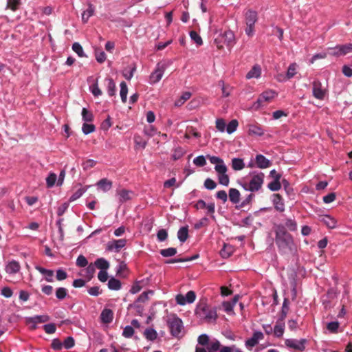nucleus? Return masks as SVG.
I'll return each instance as SVG.
<instances>
[{"label": "nucleus", "mask_w": 352, "mask_h": 352, "mask_svg": "<svg viewBox=\"0 0 352 352\" xmlns=\"http://www.w3.org/2000/svg\"><path fill=\"white\" fill-rule=\"evenodd\" d=\"M96 127L93 124L89 122H85L82 126V131L85 135H88L91 133L94 132Z\"/></svg>", "instance_id": "obj_44"}, {"label": "nucleus", "mask_w": 352, "mask_h": 352, "mask_svg": "<svg viewBox=\"0 0 352 352\" xmlns=\"http://www.w3.org/2000/svg\"><path fill=\"white\" fill-rule=\"evenodd\" d=\"M20 270V265L15 261L9 262L6 266L7 273L13 274L17 273Z\"/></svg>", "instance_id": "obj_21"}, {"label": "nucleus", "mask_w": 352, "mask_h": 352, "mask_svg": "<svg viewBox=\"0 0 352 352\" xmlns=\"http://www.w3.org/2000/svg\"><path fill=\"white\" fill-rule=\"evenodd\" d=\"M134 142L136 147L141 148H144L147 144V142L144 140L139 135H135L134 136Z\"/></svg>", "instance_id": "obj_46"}, {"label": "nucleus", "mask_w": 352, "mask_h": 352, "mask_svg": "<svg viewBox=\"0 0 352 352\" xmlns=\"http://www.w3.org/2000/svg\"><path fill=\"white\" fill-rule=\"evenodd\" d=\"M261 75V67L258 65H254L252 69L247 73L246 78H259Z\"/></svg>", "instance_id": "obj_18"}, {"label": "nucleus", "mask_w": 352, "mask_h": 352, "mask_svg": "<svg viewBox=\"0 0 352 352\" xmlns=\"http://www.w3.org/2000/svg\"><path fill=\"white\" fill-rule=\"evenodd\" d=\"M264 335L261 331H256L253 333L252 336L245 341V345L249 349H252L254 346L257 345L258 342L263 340Z\"/></svg>", "instance_id": "obj_15"}, {"label": "nucleus", "mask_w": 352, "mask_h": 352, "mask_svg": "<svg viewBox=\"0 0 352 352\" xmlns=\"http://www.w3.org/2000/svg\"><path fill=\"white\" fill-rule=\"evenodd\" d=\"M177 250L175 248H168L160 250V254L164 257H169L175 255Z\"/></svg>", "instance_id": "obj_48"}, {"label": "nucleus", "mask_w": 352, "mask_h": 352, "mask_svg": "<svg viewBox=\"0 0 352 352\" xmlns=\"http://www.w3.org/2000/svg\"><path fill=\"white\" fill-rule=\"evenodd\" d=\"M188 237V226L182 227L177 232V238L181 243H184Z\"/></svg>", "instance_id": "obj_27"}, {"label": "nucleus", "mask_w": 352, "mask_h": 352, "mask_svg": "<svg viewBox=\"0 0 352 352\" xmlns=\"http://www.w3.org/2000/svg\"><path fill=\"white\" fill-rule=\"evenodd\" d=\"M272 202L276 210L279 212H283L285 210V204L282 197L279 194L273 195Z\"/></svg>", "instance_id": "obj_17"}, {"label": "nucleus", "mask_w": 352, "mask_h": 352, "mask_svg": "<svg viewBox=\"0 0 352 352\" xmlns=\"http://www.w3.org/2000/svg\"><path fill=\"white\" fill-rule=\"evenodd\" d=\"M191 96V93L186 91L182 94V96L175 102L176 107H181L186 100H188Z\"/></svg>", "instance_id": "obj_40"}, {"label": "nucleus", "mask_w": 352, "mask_h": 352, "mask_svg": "<svg viewBox=\"0 0 352 352\" xmlns=\"http://www.w3.org/2000/svg\"><path fill=\"white\" fill-rule=\"evenodd\" d=\"M241 193L236 188H230L229 190V199L230 201L234 204H237L240 201Z\"/></svg>", "instance_id": "obj_24"}, {"label": "nucleus", "mask_w": 352, "mask_h": 352, "mask_svg": "<svg viewBox=\"0 0 352 352\" xmlns=\"http://www.w3.org/2000/svg\"><path fill=\"white\" fill-rule=\"evenodd\" d=\"M153 294V292L151 291H149V292H143L137 299V300L134 302L133 305H131V307H139V305H138V302H144L145 301H146L148 298V294Z\"/></svg>", "instance_id": "obj_42"}, {"label": "nucleus", "mask_w": 352, "mask_h": 352, "mask_svg": "<svg viewBox=\"0 0 352 352\" xmlns=\"http://www.w3.org/2000/svg\"><path fill=\"white\" fill-rule=\"evenodd\" d=\"M146 339L149 340H154L157 338V333L155 329L152 328L146 329L144 333Z\"/></svg>", "instance_id": "obj_52"}, {"label": "nucleus", "mask_w": 352, "mask_h": 352, "mask_svg": "<svg viewBox=\"0 0 352 352\" xmlns=\"http://www.w3.org/2000/svg\"><path fill=\"white\" fill-rule=\"evenodd\" d=\"M20 4L21 0H8L6 8L11 9L12 11H16Z\"/></svg>", "instance_id": "obj_54"}, {"label": "nucleus", "mask_w": 352, "mask_h": 352, "mask_svg": "<svg viewBox=\"0 0 352 352\" xmlns=\"http://www.w3.org/2000/svg\"><path fill=\"white\" fill-rule=\"evenodd\" d=\"M133 192L130 190L122 189L117 192V195L119 197V201L121 203H124L131 199V195Z\"/></svg>", "instance_id": "obj_23"}, {"label": "nucleus", "mask_w": 352, "mask_h": 352, "mask_svg": "<svg viewBox=\"0 0 352 352\" xmlns=\"http://www.w3.org/2000/svg\"><path fill=\"white\" fill-rule=\"evenodd\" d=\"M168 325L171 334L174 336H178L183 329L182 320L175 316H173L168 319Z\"/></svg>", "instance_id": "obj_7"}, {"label": "nucleus", "mask_w": 352, "mask_h": 352, "mask_svg": "<svg viewBox=\"0 0 352 352\" xmlns=\"http://www.w3.org/2000/svg\"><path fill=\"white\" fill-rule=\"evenodd\" d=\"M167 237L168 232L165 229H161L157 233V240L160 242L164 241Z\"/></svg>", "instance_id": "obj_61"}, {"label": "nucleus", "mask_w": 352, "mask_h": 352, "mask_svg": "<svg viewBox=\"0 0 352 352\" xmlns=\"http://www.w3.org/2000/svg\"><path fill=\"white\" fill-rule=\"evenodd\" d=\"M352 52V43L338 45L334 47L328 48V54L333 56H345Z\"/></svg>", "instance_id": "obj_6"}, {"label": "nucleus", "mask_w": 352, "mask_h": 352, "mask_svg": "<svg viewBox=\"0 0 352 352\" xmlns=\"http://www.w3.org/2000/svg\"><path fill=\"white\" fill-rule=\"evenodd\" d=\"M87 268L85 269V275H84L88 280H90L93 276L96 271L95 265L93 263L87 265Z\"/></svg>", "instance_id": "obj_47"}, {"label": "nucleus", "mask_w": 352, "mask_h": 352, "mask_svg": "<svg viewBox=\"0 0 352 352\" xmlns=\"http://www.w3.org/2000/svg\"><path fill=\"white\" fill-rule=\"evenodd\" d=\"M94 264L100 270H107L110 266L109 263L103 258H98Z\"/></svg>", "instance_id": "obj_28"}, {"label": "nucleus", "mask_w": 352, "mask_h": 352, "mask_svg": "<svg viewBox=\"0 0 352 352\" xmlns=\"http://www.w3.org/2000/svg\"><path fill=\"white\" fill-rule=\"evenodd\" d=\"M232 252V248L230 245H224L223 249L221 250V255L223 258H228Z\"/></svg>", "instance_id": "obj_56"}, {"label": "nucleus", "mask_w": 352, "mask_h": 352, "mask_svg": "<svg viewBox=\"0 0 352 352\" xmlns=\"http://www.w3.org/2000/svg\"><path fill=\"white\" fill-rule=\"evenodd\" d=\"M258 19L257 12L249 10L245 14V22L246 28L245 30V34L251 37L254 34V25Z\"/></svg>", "instance_id": "obj_5"}, {"label": "nucleus", "mask_w": 352, "mask_h": 352, "mask_svg": "<svg viewBox=\"0 0 352 352\" xmlns=\"http://www.w3.org/2000/svg\"><path fill=\"white\" fill-rule=\"evenodd\" d=\"M57 180V176L54 173H50L46 178V184L47 188H52L54 186L56 181Z\"/></svg>", "instance_id": "obj_51"}, {"label": "nucleus", "mask_w": 352, "mask_h": 352, "mask_svg": "<svg viewBox=\"0 0 352 352\" xmlns=\"http://www.w3.org/2000/svg\"><path fill=\"white\" fill-rule=\"evenodd\" d=\"M285 342L287 347L302 351L305 349L307 340L305 338L300 340L287 339Z\"/></svg>", "instance_id": "obj_12"}, {"label": "nucleus", "mask_w": 352, "mask_h": 352, "mask_svg": "<svg viewBox=\"0 0 352 352\" xmlns=\"http://www.w3.org/2000/svg\"><path fill=\"white\" fill-rule=\"evenodd\" d=\"M89 186L82 187L76 190L69 198V201H74L80 198L89 188Z\"/></svg>", "instance_id": "obj_39"}, {"label": "nucleus", "mask_w": 352, "mask_h": 352, "mask_svg": "<svg viewBox=\"0 0 352 352\" xmlns=\"http://www.w3.org/2000/svg\"><path fill=\"white\" fill-rule=\"evenodd\" d=\"M275 242L278 250L283 254L293 252L295 249V243L292 236L287 232L283 225H277L274 228Z\"/></svg>", "instance_id": "obj_1"}, {"label": "nucleus", "mask_w": 352, "mask_h": 352, "mask_svg": "<svg viewBox=\"0 0 352 352\" xmlns=\"http://www.w3.org/2000/svg\"><path fill=\"white\" fill-rule=\"evenodd\" d=\"M166 69V65L163 63H158L156 65L155 69L151 74L149 77V82L151 84H155L158 82L162 78L164 72Z\"/></svg>", "instance_id": "obj_8"}, {"label": "nucleus", "mask_w": 352, "mask_h": 352, "mask_svg": "<svg viewBox=\"0 0 352 352\" xmlns=\"http://www.w3.org/2000/svg\"><path fill=\"white\" fill-rule=\"evenodd\" d=\"M327 90L319 80H314L312 83V94L314 98L318 100H324Z\"/></svg>", "instance_id": "obj_9"}, {"label": "nucleus", "mask_w": 352, "mask_h": 352, "mask_svg": "<svg viewBox=\"0 0 352 352\" xmlns=\"http://www.w3.org/2000/svg\"><path fill=\"white\" fill-rule=\"evenodd\" d=\"M50 320L47 315H37L26 318V323L30 325L32 329H35L39 323L46 322Z\"/></svg>", "instance_id": "obj_14"}, {"label": "nucleus", "mask_w": 352, "mask_h": 352, "mask_svg": "<svg viewBox=\"0 0 352 352\" xmlns=\"http://www.w3.org/2000/svg\"><path fill=\"white\" fill-rule=\"evenodd\" d=\"M120 95L121 97L122 101L125 103L127 98V93H128V88L126 82H122L120 85Z\"/></svg>", "instance_id": "obj_41"}, {"label": "nucleus", "mask_w": 352, "mask_h": 352, "mask_svg": "<svg viewBox=\"0 0 352 352\" xmlns=\"http://www.w3.org/2000/svg\"><path fill=\"white\" fill-rule=\"evenodd\" d=\"M121 282L113 277L111 278L108 282V287L111 290L118 291L121 289Z\"/></svg>", "instance_id": "obj_29"}, {"label": "nucleus", "mask_w": 352, "mask_h": 352, "mask_svg": "<svg viewBox=\"0 0 352 352\" xmlns=\"http://www.w3.org/2000/svg\"><path fill=\"white\" fill-rule=\"evenodd\" d=\"M144 133L148 137H153L157 133V129L152 125L145 126Z\"/></svg>", "instance_id": "obj_57"}, {"label": "nucleus", "mask_w": 352, "mask_h": 352, "mask_svg": "<svg viewBox=\"0 0 352 352\" xmlns=\"http://www.w3.org/2000/svg\"><path fill=\"white\" fill-rule=\"evenodd\" d=\"M248 133L250 135L261 136L264 134V131L259 125L250 124L248 126Z\"/></svg>", "instance_id": "obj_22"}, {"label": "nucleus", "mask_w": 352, "mask_h": 352, "mask_svg": "<svg viewBox=\"0 0 352 352\" xmlns=\"http://www.w3.org/2000/svg\"><path fill=\"white\" fill-rule=\"evenodd\" d=\"M134 333L133 328L131 326H126L122 331V336L126 338L132 337Z\"/></svg>", "instance_id": "obj_60"}, {"label": "nucleus", "mask_w": 352, "mask_h": 352, "mask_svg": "<svg viewBox=\"0 0 352 352\" xmlns=\"http://www.w3.org/2000/svg\"><path fill=\"white\" fill-rule=\"evenodd\" d=\"M219 85L221 86L222 90V96L223 97H228L232 91V87L230 85H226L223 81H219Z\"/></svg>", "instance_id": "obj_45"}, {"label": "nucleus", "mask_w": 352, "mask_h": 352, "mask_svg": "<svg viewBox=\"0 0 352 352\" xmlns=\"http://www.w3.org/2000/svg\"><path fill=\"white\" fill-rule=\"evenodd\" d=\"M239 122L236 120H232L226 126V131L228 134H232L237 129Z\"/></svg>", "instance_id": "obj_38"}, {"label": "nucleus", "mask_w": 352, "mask_h": 352, "mask_svg": "<svg viewBox=\"0 0 352 352\" xmlns=\"http://www.w3.org/2000/svg\"><path fill=\"white\" fill-rule=\"evenodd\" d=\"M210 162L214 165V170L217 172L219 183L224 186H228L230 179L227 175L228 168L223 160L217 156H208Z\"/></svg>", "instance_id": "obj_3"}, {"label": "nucleus", "mask_w": 352, "mask_h": 352, "mask_svg": "<svg viewBox=\"0 0 352 352\" xmlns=\"http://www.w3.org/2000/svg\"><path fill=\"white\" fill-rule=\"evenodd\" d=\"M193 163L197 166H204L206 164V158L203 155L197 156L193 160Z\"/></svg>", "instance_id": "obj_62"}, {"label": "nucleus", "mask_w": 352, "mask_h": 352, "mask_svg": "<svg viewBox=\"0 0 352 352\" xmlns=\"http://www.w3.org/2000/svg\"><path fill=\"white\" fill-rule=\"evenodd\" d=\"M102 321L104 323H110L113 320V312L111 309H104L100 315Z\"/></svg>", "instance_id": "obj_26"}, {"label": "nucleus", "mask_w": 352, "mask_h": 352, "mask_svg": "<svg viewBox=\"0 0 352 352\" xmlns=\"http://www.w3.org/2000/svg\"><path fill=\"white\" fill-rule=\"evenodd\" d=\"M35 269L38 270L41 274L45 276V280L47 282H53L54 271L51 270H47L39 265L35 266Z\"/></svg>", "instance_id": "obj_19"}, {"label": "nucleus", "mask_w": 352, "mask_h": 352, "mask_svg": "<svg viewBox=\"0 0 352 352\" xmlns=\"http://www.w3.org/2000/svg\"><path fill=\"white\" fill-rule=\"evenodd\" d=\"M195 314L200 319L209 323L214 322L217 318L216 309L208 306L205 302H201L197 305Z\"/></svg>", "instance_id": "obj_4"}, {"label": "nucleus", "mask_w": 352, "mask_h": 352, "mask_svg": "<svg viewBox=\"0 0 352 352\" xmlns=\"http://www.w3.org/2000/svg\"><path fill=\"white\" fill-rule=\"evenodd\" d=\"M97 186L104 192L109 190L112 186V182L107 179H102L98 182Z\"/></svg>", "instance_id": "obj_30"}, {"label": "nucleus", "mask_w": 352, "mask_h": 352, "mask_svg": "<svg viewBox=\"0 0 352 352\" xmlns=\"http://www.w3.org/2000/svg\"><path fill=\"white\" fill-rule=\"evenodd\" d=\"M285 331V322L283 320H278L273 329L274 334L277 338L283 336Z\"/></svg>", "instance_id": "obj_20"}, {"label": "nucleus", "mask_w": 352, "mask_h": 352, "mask_svg": "<svg viewBox=\"0 0 352 352\" xmlns=\"http://www.w3.org/2000/svg\"><path fill=\"white\" fill-rule=\"evenodd\" d=\"M298 69V65L296 63L290 64L287 68L286 76L287 79L292 78L296 74Z\"/></svg>", "instance_id": "obj_32"}, {"label": "nucleus", "mask_w": 352, "mask_h": 352, "mask_svg": "<svg viewBox=\"0 0 352 352\" xmlns=\"http://www.w3.org/2000/svg\"><path fill=\"white\" fill-rule=\"evenodd\" d=\"M81 115L82 119L85 122H91L94 120L93 113L86 108H82Z\"/></svg>", "instance_id": "obj_37"}, {"label": "nucleus", "mask_w": 352, "mask_h": 352, "mask_svg": "<svg viewBox=\"0 0 352 352\" xmlns=\"http://www.w3.org/2000/svg\"><path fill=\"white\" fill-rule=\"evenodd\" d=\"M280 179L278 176H276V179H274L272 182L268 184L267 188L271 191H278L281 188V184L280 182Z\"/></svg>", "instance_id": "obj_33"}, {"label": "nucleus", "mask_w": 352, "mask_h": 352, "mask_svg": "<svg viewBox=\"0 0 352 352\" xmlns=\"http://www.w3.org/2000/svg\"><path fill=\"white\" fill-rule=\"evenodd\" d=\"M190 37L197 45H201L203 44L202 38L195 31H191L190 32Z\"/></svg>", "instance_id": "obj_55"}, {"label": "nucleus", "mask_w": 352, "mask_h": 352, "mask_svg": "<svg viewBox=\"0 0 352 352\" xmlns=\"http://www.w3.org/2000/svg\"><path fill=\"white\" fill-rule=\"evenodd\" d=\"M126 245L125 239H114L110 241L107 244V250L110 252H118L122 248Z\"/></svg>", "instance_id": "obj_13"}, {"label": "nucleus", "mask_w": 352, "mask_h": 352, "mask_svg": "<svg viewBox=\"0 0 352 352\" xmlns=\"http://www.w3.org/2000/svg\"><path fill=\"white\" fill-rule=\"evenodd\" d=\"M107 82V92L109 96H113L116 94V84L112 78H107L105 80Z\"/></svg>", "instance_id": "obj_34"}, {"label": "nucleus", "mask_w": 352, "mask_h": 352, "mask_svg": "<svg viewBox=\"0 0 352 352\" xmlns=\"http://www.w3.org/2000/svg\"><path fill=\"white\" fill-rule=\"evenodd\" d=\"M322 221L330 229L335 228L337 225L336 220L329 215L323 216L322 217Z\"/></svg>", "instance_id": "obj_25"}, {"label": "nucleus", "mask_w": 352, "mask_h": 352, "mask_svg": "<svg viewBox=\"0 0 352 352\" xmlns=\"http://www.w3.org/2000/svg\"><path fill=\"white\" fill-rule=\"evenodd\" d=\"M204 187L208 190H213L217 187V184L210 178H208L204 182Z\"/></svg>", "instance_id": "obj_63"}, {"label": "nucleus", "mask_w": 352, "mask_h": 352, "mask_svg": "<svg viewBox=\"0 0 352 352\" xmlns=\"http://www.w3.org/2000/svg\"><path fill=\"white\" fill-rule=\"evenodd\" d=\"M196 299V294L193 291H189L186 296L183 294H177L175 296V300L179 305L184 306L186 304L192 303Z\"/></svg>", "instance_id": "obj_11"}, {"label": "nucleus", "mask_w": 352, "mask_h": 352, "mask_svg": "<svg viewBox=\"0 0 352 352\" xmlns=\"http://www.w3.org/2000/svg\"><path fill=\"white\" fill-rule=\"evenodd\" d=\"M232 167L234 170H241L245 167V164L241 158H233L232 160Z\"/></svg>", "instance_id": "obj_36"}, {"label": "nucleus", "mask_w": 352, "mask_h": 352, "mask_svg": "<svg viewBox=\"0 0 352 352\" xmlns=\"http://www.w3.org/2000/svg\"><path fill=\"white\" fill-rule=\"evenodd\" d=\"M221 344L217 340H211L208 346V351H218L220 350Z\"/></svg>", "instance_id": "obj_43"}, {"label": "nucleus", "mask_w": 352, "mask_h": 352, "mask_svg": "<svg viewBox=\"0 0 352 352\" xmlns=\"http://www.w3.org/2000/svg\"><path fill=\"white\" fill-rule=\"evenodd\" d=\"M285 228H287L289 231L295 232L297 230L298 225L294 219H287L285 223Z\"/></svg>", "instance_id": "obj_35"}, {"label": "nucleus", "mask_w": 352, "mask_h": 352, "mask_svg": "<svg viewBox=\"0 0 352 352\" xmlns=\"http://www.w3.org/2000/svg\"><path fill=\"white\" fill-rule=\"evenodd\" d=\"M94 8L91 4H89L88 8L82 13V21L87 23L89 19L94 14Z\"/></svg>", "instance_id": "obj_31"}, {"label": "nucleus", "mask_w": 352, "mask_h": 352, "mask_svg": "<svg viewBox=\"0 0 352 352\" xmlns=\"http://www.w3.org/2000/svg\"><path fill=\"white\" fill-rule=\"evenodd\" d=\"M72 50L80 56H86L81 45L79 43H74L72 45Z\"/></svg>", "instance_id": "obj_53"}, {"label": "nucleus", "mask_w": 352, "mask_h": 352, "mask_svg": "<svg viewBox=\"0 0 352 352\" xmlns=\"http://www.w3.org/2000/svg\"><path fill=\"white\" fill-rule=\"evenodd\" d=\"M88 265L87 259L83 256L80 255L76 259V265L80 267H86Z\"/></svg>", "instance_id": "obj_59"}, {"label": "nucleus", "mask_w": 352, "mask_h": 352, "mask_svg": "<svg viewBox=\"0 0 352 352\" xmlns=\"http://www.w3.org/2000/svg\"><path fill=\"white\" fill-rule=\"evenodd\" d=\"M67 295V289L65 287H58L56 290V296L58 300H63Z\"/></svg>", "instance_id": "obj_50"}, {"label": "nucleus", "mask_w": 352, "mask_h": 352, "mask_svg": "<svg viewBox=\"0 0 352 352\" xmlns=\"http://www.w3.org/2000/svg\"><path fill=\"white\" fill-rule=\"evenodd\" d=\"M255 162L257 167L261 169L267 168L272 164L271 162L261 154L256 156Z\"/></svg>", "instance_id": "obj_16"}, {"label": "nucleus", "mask_w": 352, "mask_h": 352, "mask_svg": "<svg viewBox=\"0 0 352 352\" xmlns=\"http://www.w3.org/2000/svg\"><path fill=\"white\" fill-rule=\"evenodd\" d=\"M339 327V322L337 321H333L329 322L327 325V329L331 332V333H336L337 332V330Z\"/></svg>", "instance_id": "obj_64"}, {"label": "nucleus", "mask_w": 352, "mask_h": 352, "mask_svg": "<svg viewBox=\"0 0 352 352\" xmlns=\"http://www.w3.org/2000/svg\"><path fill=\"white\" fill-rule=\"evenodd\" d=\"M215 126L219 132H225L226 126V121L223 118H217L215 121Z\"/></svg>", "instance_id": "obj_49"}, {"label": "nucleus", "mask_w": 352, "mask_h": 352, "mask_svg": "<svg viewBox=\"0 0 352 352\" xmlns=\"http://www.w3.org/2000/svg\"><path fill=\"white\" fill-rule=\"evenodd\" d=\"M265 175L262 172L253 171L243 179L241 183L243 188L249 192H258L264 183Z\"/></svg>", "instance_id": "obj_2"}, {"label": "nucleus", "mask_w": 352, "mask_h": 352, "mask_svg": "<svg viewBox=\"0 0 352 352\" xmlns=\"http://www.w3.org/2000/svg\"><path fill=\"white\" fill-rule=\"evenodd\" d=\"M276 96V93L272 90L263 92L254 103L255 108L258 109L264 105L265 102H270Z\"/></svg>", "instance_id": "obj_10"}, {"label": "nucleus", "mask_w": 352, "mask_h": 352, "mask_svg": "<svg viewBox=\"0 0 352 352\" xmlns=\"http://www.w3.org/2000/svg\"><path fill=\"white\" fill-rule=\"evenodd\" d=\"M95 56L96 60L100 63H104L107 58L105 53L101 50L96 51Z\"/></svg>", "instance_id": "obj_58"}]
</instances>
